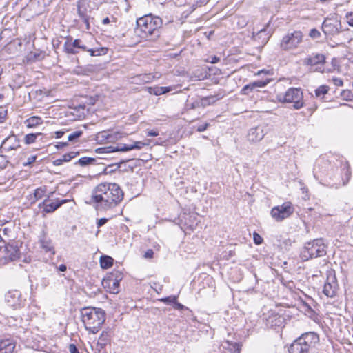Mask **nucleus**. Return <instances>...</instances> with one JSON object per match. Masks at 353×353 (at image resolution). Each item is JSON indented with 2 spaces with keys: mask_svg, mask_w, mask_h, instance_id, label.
I'll return each instance as SVG.
<instances>
[{
  "mask_svg": "<svg viewBox=\"0 0 353 353\" xmlns=\"http://www.w3.org/2000/svg\"><path fill=\"white\" fill-rule=\"evenodd\" d=\"M50 196H48V198L46 199L43 202L39 204V208H43L46 207L47 202H49Z\"/></svg>",
  "mask_w": 353,
  "mask_h": 353,
  "instance_id": "nucleus-51",
  "label": "nucleus"
},
{
  "mask_svg": "<svg viewBox=\"0 0 353 353\" xmlns=\"http://www.w3.org/2000/svg\"><path fill=\"white\" fill-rule=\"evenodd\" d=\"M148 145V143L142 141H135L134 143L130 145L119 144L117 146L99 148L95 150V152L99 154L110 153L113 152H127L132 150H141L144 146Z\"/></svg>",
  "mask_w": 353,
  "mask_h": 353,
  "instance_id": "nucleus-7",
  "label": "nucleus"
},
{
  "mask_svg": "<svg viewBox=\"0 0 353 353\" xmlns=\"http://www.w3.org/2000/svg\"><path fill=\"white\" fill-rule=\"evenodd\" d=\"M41 134V133H37V134L31 133V134H26L25 137V143L26 144H31V143H34L37 136H39Z\"/></svg>",
  "mask_w": 353,
  "mask_h": 353,
  "instance_id": "nucleus-32",
  "label": "nucleus"
},
{
  "mask_svg": "<svg viewBox=\"0 0 353 353\" xmlns=\"http://www.w3.org/2000/svg\"><path fill=\"white\" fill-rule=\"evenodd\" d=\"M40 243L41 248L46 251V252H52L54 250V247L52 245V241L47 238L46 236H43L42 238L40 239Z\"/></svg>",
  "mask_w": 353,
  "mask_h": 353,
  "instance_id": "nucleus-23",
  "label": "nucleus"
},
{
  "mask_svg": "<svg viewBox=\"0 0 353 353\" xmlns=\"http://www.w3.org/2000/svg\"><path fill=\"white\" fill-rule=\"evenodd\" d=\"M329 87L327 85H321L315 90V94L319 97L321 95H324L327 93Z\"/></svg>",
  "mask_w": 353,
  "mask_h": 353,
  "instance_id": "nucleus-33",
  "label": "nucleus"
},
{
  "mask_svg": "<svg viewBox=\"0 0 353 353\" xmlns=\"http://www.w3.org/2000/svg\"><path fill=\"white\" fill-rule=\"evenodd\" d=\"M72 46L75 48H80L83 50H87V47L85 46H83V45H81L80 43H81V40L77 39H75L73 42H71Z\"/></svg>",
  "mask_w": 353,
  "mask_h": 353,
  "instance_id": "nucleus-39",
  "label": "nucleus"
},
{
  "mask_svg": "<svg viewBox=\"0 0 353 353\" xmlns=\"http://www.w3.org/2000/svg\"><path fill=\"white\" fill-rule=\"evenodd\" d=\"M303 38V34L301 31L288 32L282 38L280 47L283 50L295 49L302 42Z\"/></svg>",
  "mask_w": 353,
  "mask_h": 353,
  "instance_id": "nucleus-6",
  "label": "nucleus"
},
{
  "mask_svg": "<svg viewBox=\"0 0 353 353\" xmlns=\"http://www.w3.org/2000/svg\"><path fill=\"white\" fill-rule=\"evenodd\" d=\"M81 316L85 329L92 334L98 332L105 321V313L101 308L83 307Z\"/></svg>",
  "mask_w": 353,
  "mask_h": 353,
  "instance_id": "nucleus-2",
  "label": "nucleus"
},
{
  "mask_svg": "<svg viewBox=\"0 0 353 353\" xmlns=\"http://www.w3.org/2000/svg\"><path fill=\"white\" fill-rule=\"evenodd\" d=\"M341 28V21L336 17H327L322 24V30L326 36H334L338 34Z\"/></svg>",
  "mask_w": 353,
  "mask_h": 353,
  "instance_id": "nucleus-10",
  "label": "nucleus"
},
{
  "mask_svg": "<svg viewBox=\"0 0 353 353\" xmlns=\"http://www.w3.org/2000/svg\"><path fill=\"white\" fill-rule=\"evenodd\" d=\"M153 90L154 91L152 93L155 95H161V94H163V91H162V89L161 87L154 88Z\"/></svg>",
  "mask_w": 353,
  "mask_h": 353,
  "instance_id": "nucleus-47",
  "label": "nucleus"
},
{
  "mask_svg": "<svg viewBox=\"0 0 353 353\" xmlns=\"http://www.w3.org/2000/svg\"><path fill=\"white\" fill-rule=\"evenodd\" d=\"M14 348L15 343L10 339L0 341V353H12Z\"/></svg>",
  "mask_w": 353,
  "mask_h": 353,
  "instance_id": "nucleus-18",
  "label": "nucleus"
},
{
  "mask_svg": "<svg viewBox=\"0 0 353 353\" xmlns=\"http://www.w3.org/2000/svg\"><path fill=\"white\" fill-rule=\"evenodd\" d=\"M113 259L109 256H102L100 259V265L103 269H108L113 265Z\"/></svg>",
  "mask_w": 353,
  "mask_h": 353,
  "instance_id": "nucleus-26",
  "label": "nucleus"
},
{
  "mask_svg": "<svg viewBox=\"0 0 353 353\" xmlns=\"http://www.w3.org/2000/svg\"><path fill=\"white\" fill-rule=\"evenodd\" d=\"M148 136L157 137L159 135V132L156 130H150L147 132Z\"/></svg>",
  "mask_w": 353,
  "mask_h": 353,
  "instance_id": "nucleus-54",
  "label": "nucleus"
},
{
  "mask_svg": "<svg viewBox=\"0 0 353 353\" xmlns=\"http://www.w3.org/2000/svg\"><path fill=\"white\" fill-rule=\"evenodd\" d=\"M111 331L110 330H104L101 334L97 345L101 348L103 349L110 341Z\"/></svg>",
  "mask_w": 353,
  "mask_h": 353,
  "instance_id": "nucleus-19",
  "label": "nucleus"
},
{
  "mask_svg": "<svg viewBox=\"0 0 353 353\" xmlns=\"http://www.w3.org/2000/svg\"><path fill=\"white\" fill-rule=\"evenodd\" d=\"M96 161V159L92 157H81L79 159L78 163L81 166H86L88 165L94 164Z\"/></svg>",
  "mask_w": 353,
  "mask_h": 353,
  "instance_id": "nucleus-28",
  "label": "nucleus"
},
{
  "mask_svg": "<svg viewBox=\"0 0 353 353\" xmlns=\"http://www.w3.org/2000/svg\"><path fill=\"white\" fill-rule=\"evenodd\" d=\"M83 22L84 23L85 26V29L89 30L90 29V23H89V17L87 16L85 18L81 19Z\"/></svg>",
  "mask_w": 353,
  "mask_h": 353,
  "instance_id": "nucleus-50",
  "label": "nucleus"
},
{
  "mask_svg": "<svg viewBox=\"0 0 353 353\" xmlns=\"http://www.w3.org/2000/svg\"><path fill=\"white\" fill-rule=\"evenodd\" d=\"M77 12L81 19L88 16L86 9H81V1L77 3Z\"/></svg>",
  "mask_w": 353,
  "mask_h": 353,
  "instance_id": "nucleus-37",
  "label": "nucleus"
},
{
  "mask_svg": "<svg viewBox=\"0 0 353 353\" xmlns=\"http://www.w3.org/2000/svg\"><path fill=\"white\" fill-rule=\"evenodd\" d=\"M267 85V82L263 81H257L245 85L242 89V92L244 94H248L249 90H252L256 88H263Z\"/></svg>",
  "mask_w": 353,
  "mask_h": 353,
  "instance_id": "nucleus-20",
  "label": "nucleus"
},
{
  "mask_svg": "<svg viewBox=\"0 0 353 353\" xmlns=\"http://www.w3.org/2000/svg\"><path fill=\"white\" fill-rule=\"evenodd\" d=\"M177 297L175 296H170L165 298H162L160 299L161 302L165 303H174L176 302Z\"/></svg>",
  "mask_w": 353,
  "mask_h": 353,
  "instance_id": "nucleus-38",
  "label": "nucleus"
},
{
  "mask_svg": "<svg viewBox=\"0 0 353 353\" xmlns=\"http://www.w3.org/2000/svg\"><path fill=\"white\" fill-rule=\"evenodd\" d=\"M187 106H189L190 109H196L197 108H205L206 106V103L202 100L196 101L190 104H187Z\"/></svg>",
  "mask_w": 353,
  "mask_h": 353,
  "instance_id": "nucleus-34",
  "label": "nucleus"
},
{
  "mask_svg": "<svg viewBox=\"0 0 353 353\" xmlns=\"http://www.w3.org/2000/svg\"><path fill=\"white\" fill-rule=\"evenodd\" d=\"M19 147V141L17 137L14 134L7 137L1 144V149L5 152L17 150Z\"/></svg>",
  "mask_w": 353,
  "mask_h": 353,
  "instance_id": "nucleus-15",
  "label": "nucleus"
},
{
  "mask_svg": "<svg viewBox=\"0 0 353 353\" xmlns=\"http://www.w3.org/2000/svg\"><path fill=\"white\" fill-rule=\"evenodd\" d=\"M302 339L309 342V345H316L319 341V336L314 332H306L300 336Z\"/></svg>",
  "mask_w": 353,
  "mask_h": 353,
  "instance_id": "nucleus-21",
  "label": "nucleus"
},
{
  "mask_svg": "<svg viewBox=\"0 0 353 353\" xmlns=\"http://www.w3.org/2000/svg\"><path fill=\"white\" fill-rule=\"evenodd\" d=\"M85 51L89 52L91 56H96L97 54L96 51H94V48H87Z\"/></svg>",
  "mask_w": 353,
  "mask_h": 353,
  "instance_id": "nucleus-58",
  "label": "nucleus"
},
{
  "mask_svg": "<svg viewBox=\"0 0 353 353\" xmlns=\"http://www.w3.org/2000/svg\"><path fill=\"white\" fill-rule=\"evenodd\" d=\"M265 33V29H261L260 31L258 32V33L256 34V37H261L262 34H264Z\"/></svg>",
  "mask_w": 353,
  "mask_h": 353,
  "instance_id": "nucleus-61",
  "label": "nucleus"
},
{
  "mask_svg": "<svg viewBox=\"0 0 353 353\" xmlns=\"http://www.w3.org/2000/svg\"><path fill=\"white\" fill-rule=\"evenodd\" d=\"M162 89V91H163V94L167 93L172 90V88L170 87H161Z\"/></svg>",
  "mask_w": 353,
  "mask_h": 353,
  "instance_id": "nucleus-59",
  "label": "nucleus"
},
{
  "mask_svg": "<svg viewBox=\"0 0 353 353\" xmlns=\"http://www.w3.org/2000/svg\"><path fill=\"white\" fill-rule=\"evenodd\" d=\"M123 192L114 183H101L92 192L91 201L97 210H107L116 207L123 199Z\"/></svg>",
  "mask_w": 353,
  "mask_h": 353,
  "instance_id": "nucleus-1",
  "label": "nucleus"
},
{
  "mask_svg": "<svg viewBox=\"0 0 353 353\" xmlns=\"http://www.w3.org/2000/svg\"><path fill=\"white\" fill-rule=\"evenodd\" d=\"M266 134V128L265 126L259 125L250 129L248 133V139L250 142H259L263 139Z\"/></svg>",
  "mask_w": 353,
  "mask_h": 353,
  "instance_id": "nucleus-13",
  "label": "nucleus"
},
{
  "mask_svg": "<svg viewBox=\"0 0 353 353\" xmlns=\"http://www.w3.org/2000/svg\"><path fill=\"white\" fill-rule=\"evenodd\" d=\"M63 163V161H62V157L61 159H57L54 161V165H61Z\"/></svg>",
  "mask_w": 353,
  "mask_h": 353,
  "instance_id": "nucleus-57",
  "label": "nucleus"
},
{
  "mask_svg": "<svg viewBox=\"0 0 353 353\" xmlns=\"http://www.w3.org/2000/svg\"><path fill=\"white\" fill-rule=\"evenodd\" d=\"M153 255H154V252H153V250H151V249H149V250H148L145 252V254H144V257H145V259H151V258H152Z\"/></svg>",
  "mask_w": 353,
  "mask_h": 353,
  "instance_id": "nucleus-46",
  "label": "nucleus"
},
{
  "mask_svg": "<svg viewBox=\"0 0 353 353\" xmlns=\"http://www.w3.org/2000/svg\"><path fill=\"white\" fill-rule=\"evenodd\" d=\"M325 62V57L323 54H312L303 59V64L306 65H323Z\"/></svg>",
  "mask_w": 353,
  "mask_h": 353,
  "instance_id": "nucleus-17",
  "label": "nucleus"
},
{
  "mask_svg": "<svg viewBox=\"0 0 353 353\" xmlns=\"http://www.w3.org/2000/svg\"><path fill=\"white\" fill-rule=\"evenodd\" d=\"M37 159V156H30L28 158L27 161L23 163L25 166L30 165L33 163Z\"/></svg>",
  "mask_w": 353,
  "mask_h": 353,
  "instance_id": "nucleus-43",
  "label": "nucleus"
},
{
  "mask_svg": "<svg viewBox=\"0 0 353 353\" xmlns=\"http://www.w3.org/2000/svg\"><path fill=\"white\" fill-rule=\"evenodd\" d=\"M25 123L27 128H34L42 123V119L39 117L33 116L26 120Z\"/></svg>",
  "mask_w": 353,
  "mask_h": 353,
  "instance_id": "nucleus-24",
  "label": "nucleus"
},
{
  "mask_svg": "<svg viewBox=\"0 0 353 353\" xmlns=\"http://www.w3.org/2000/svg\"><path fill=\"white\" fill-rule=\"evenodd\" d=\"M294 210V208L290 202H285L272 208L270 214L276 221H281L292 214Z\"/></svg>",
  "mask_w": 353,
  "mask_h": 353,
  "instance_id": "nucleus-9",
  "label": "nucleus"
},
{
  "mask_svg": "<svg viewBox=\"0 0 353 353\" xmlns=\"http://www.w3.org/2000/svg\"><path fill=\"white\" fill-rule=\"evenodd\" d=\"M253 240L256 245H260L263 242V238L256 232L253 234Z\"/></svg>",
  "mask_w": 353,
  "mask_h": 353,
  "instance_id": "nucleus-41",
  "label": "nucleus"
},
{
  "mask_svg": "<svg viewBox=\"0 0 353 353\" xmlns=\"http://www.w3.org/2000/svg\"><path fill=\"white\" fill-rule=\"evenodd\" d=\"M326 254L325 246L322 239H316L305 244L302 251V258L304 260L320 257Z\"/></svg>",
  "mask_w": 353,
  "mask_h": 353,
  "instance_id": "nucleus-4",
  "label": "nucleus"
},
{
  "mask_svg": "<svg viewBox=\"0 0 353 353\" xmlns=\"http://www.w3.org/2000/svg\"><path fill=\"white\" fill-rule=\"evenodd\" d=\"M110 20L108 17H105V19H103L102 21V23L103 24L105 25V24H108L110 23Z\"/></svg>",
  "mask_w": 353,
  "mask_h": 353,
  "instance_id": "nucleus-62",
  "label": "nucleus"
},
{
  "mask_svg": "<svg viewBox=\"0 0 353 353\" xmlns=\"http://www.w3.org/2000/svg\"><path fill=\"white\" fill-rule=\"evenodd\" d=\"M0 252L3 254V257L10 261H15L19 258L20 255L18 247L9 243L4 246H0Z\"/></svg>",
  "mask_w": 353,
  "mask_h": 353,
  "instance_id": "nucleus-12",
  "label": "nucleus"
},
{
  "mask_svg": "<svg viewBox=\"0 0 353 353\" xmlns=\"http://www.w3.org/2000/svg\"><path fill=\"white\" fill-rule=\"evenodd\" d=\"M83 134V132L81 130L74 131L68 137V141L76 142L77 139L81 137Z\"/></svg>",
  "mask_w": 353,
  "mask_h": 353,
  "instance_id": "nucleus-31",
  "label": "nucleus"
},
{
  "mask_svg": "<svg viewBox=\"0 0 353 353\" xmlns=\"http://www.w3.org/2000/svg\"><path fill=\"white\" fill-rule=\"evenodd\" d=\"M55 134V137L57 139H59L63 137V135L65 134L64 131L60 130V131H56L54 132Z\"/></svg>",
  "mask_w": 353,
  "mask_h": 353,
  "instance_id": "nucleus-53",
  "label": "nucleus"
},
{
  "mask_svg": "<svg viewBox=\"0 0 353 353\" xmlns=\"http://www.w3.org/2000/svg\"><path fill=\"white\" fill-rule=\"evenodd\" d=\"M68 349L70 353H79L77 347L74 344H70L68 346Z\"/></svg>",
  "mask_w": 353,
  "mask_h": 353,
  "instance_id": "nucleus-45",
  "label": "nucleus"
},
{
  "mask_svg": "<svg viewBox=\"0 0 353 353\" xmlns=\"http://www.w3.org/2000/svg\"><path fill=\"white\" fill-rule=\"evenodd\" d=\"M279 101L283 103H294V108L296 110L303 106V93L299 88H290L285 94H280L277 96Z\"/></svg>",
  "mask_w": 353,
  "mask_h": 353,
  "instance_id": "nucleus-5",
  "label": "nucleus"
},
{
  "mask_svg": "<svg viewBox=\"0 0 353 353\" xmlns=\"http://www.w3.org/2000/svg\"><path fill=\"white\" fill-rule=\"evenodd\" d=\"M314 345H309V342L301 337L295 340L289 348V353H308Z\"/></svg>",
  "mask_w": 353,
  "mask_h": 353,
  "instance_id": "nucleus-11",
  "label": "nucleus"
},
{
  "mask_svg": "<svg viewBox=\"0 0 353 353\" xmlns=\"http://www.w3.org/2000/svg\"><path fill=\"white\" fill-rule=\"evenodd\" d=\"M309 35L312 39H319L321 37V33L318 30L313 28L310 30Z\"/></svg>",
  "mask_w": 353,
  "mask_h": 353,
  "instance_id": "nucleus-40",
  "label": "nucleus"
},
{
  "mask_svg": "<svg viewBox=\"0 0 353 353\" xmlns=\"http://www.w3.org/2000/svg\"><path fill=\"white\" fill-rule=\"evenodd\" d=\"M122 279V274L119 271H116L103 279L102 285L108 292L117 294L119 292V283Z\"/></svg>",
  "mask_w": 353,
  "mask_h": 353,
  "instance_id": "nucleus-8",
  "label": "nucleus"
},
{
  "mask_svg": "<svg viewBox=\"0 0 353 353\" xmlns=\"http://www.w3.org/2000/svg\"><path fill=\"white\" fill-rule=\"evenodd\" d=\"M107 221H108V219H106V218H101V219H99L97 221L98 228L105 224L107 223Z\"/></svg>",
  "mask_w": 353,
  "mask_h": 353,
  "instance_id": "nucleus-49",
  "label": "nucleus"
},
{
  "mask_svg": "<svg viewBox=\"0 0 353 353\" xmlns=\"http://www.w3.org/2000/svg\"><path fill=\"white\" fill-rule=\"evenodd\" d=\"M332 81L334 84L336 86H343V81L340 78L334 77L332 79Z\"/></svg>",
  "mask_w": 353,
  "mask_h": 353,
  "instance_id": "nucleus-44",
  "label": "nucleus"
},
{
  "mask_svg": "<svg viewBox=\"0 0 353 353\" xmlns=\"http://www.w3.org/2000/svg\"><path fill=\"white\" fill-rule=\"evenodd\" d=\"M68 145V142H58L55 145L56 148L58 150L62 149L63 148L67 146Z\"/></svg>",
  "mask_w": 353,
  "mask_h": 353,
  "instance_id": "nucleus-48",
  "label": "nucleus"
},
{
  "mask_svg": "<svg viewBox=\"0 0 353 353\" xmlns=\"http://www.w3.org/2000/svg\"><path fill=\"white\" fill-rule=\"evenodd\" d=\"M174 308L179 310H181L184 308V305L177 302V300L174 303Z\"/></svg>",
  "mask_w": 353,
  "mask_h": 353,
  "instance_id": "nucleus-55",
  "label": "nucleus"
},
{
  "mask_svg": "<svg viewBox=\"0 0 353 353\" xmlns=\"http://www.w3.org/2000/svg\"><path fill=\"white\" fill-rule=\"evenodd\" d=\"M66 200L52 201L51 203L47 202L46 207L44 208V212L46 213H51L58 209L62 204L65 203Z\"/></svg>",
  "mask_w": 353,
  "mask_h": 353,
  "instance_id": "nucleus-22",
  "label": "nucleus"
},
{
  "mask_svg": "<svg viewBox=\"0 0 353 353\" xmlns=\"http://www.w3.org/2000/svg\"><path fill=\"white\" fill-rule=\"evenodd\" d=\"M96 140L99 143H102L105 141L108 142L112 141V136L108 132L105 131L100 132L96 135Z\"/></svg>",
  "mask_w": 353,
  "mask_h": 353,
  "instance_id": "nucleus-25",
  "label": "nucleus"
},
{
  "mask_svg": "<svg viewBox=\"0 0 353 353\" xmlns=\"http://www.w3.org/2000/svg\"><path fill=\"white\" fill-rule=\"evenodd\" d=\"M79 152H71L65 154L64 155L62 156V161H63V162L70 161L72 159L74 158L77 155H79Z\"/></svg>",
  "mask_w": 353,
  "mask_h": 353,
  "instance_id": "nucleus-36",
  "label": "nucleus"
},
{
  "mask_svg": "<svg viewBox=\"0 0 353 353\" xmlns=\"http://www.w3.org/2000/svg\"><path fill=\"white\" fill-rule=\"evenodd\" d=\"M95 101H96L95 98L91 97L89 100V104L94 105L95 103Z\"/></svg>",
  "mask_w": 353,
  "mask_h": 353,
  "instance_id": "nucleus-63",
  "label": "nucleus"
},
{
  "mask_svg": "<svg viewBox=\"0 0 353 353\" xmlns=\"http://www.w3.org/2000/svg\"><path fill=\"white\" fill-rule=\"evenodd\" d=\"M220 61V58L218 57H216V56H214L211 58V60L210 61V62L211 63H218L219 61Z\"/></svg>",
  "mask_w": 353,
  "mask_h": 353,
  "instance_id": "nucleus-56",
  "label": "nucleus"
},
{
  "mask_svg": "<svg viewBox=\"0 0 353 353\" xmlns=\"http://www.w3.org/2000/svg\"><path fill=\"white\" fill-rule=\"evenodd\" d=\"M64 50L68 54H75L78 52L74 49L75 47H74L71 43V41H69V39H68V41L65 42L64 43Z\"/></svg>",
  "mask_w": 353,
  "mask_h": 353,
  "instance_id": "nucleus-30",
  "label": "nucleus"
},
{
  "mask_svg": "<svg viewBox=\"0 0 353 353\" xmlns=\"http://www.w3.org/2000/svg\"><path fill=\"white\" fill-rule=\"evenodd\" d=\"M67 268H66V265H64V264H61L59 266V270L61 271V272H65Z\"/></svg>",
  "mask_w": 353,
  "mask_h": 353,
  "instance_id": "nucleus-60",
  "label": "nucleus"
},
{
  "mask_svg": "<svg viewBox=\"0 0 353 353\" xmlns=\"http://www.w3.org/2000/svg\"><path fill=\"white\" fill-rule=\"evenodd\" d=\"M19 297L20 293L18 291H12L6 294L5 299L8 306L17 308L21 305Z\"/></svg>",
  "mask_w": 353,
  "mask_h": 353,
  "instance_id": "nucleus-16",
  "label": "nucleus"
},
{
  "mask_svg": "<svg viewBox=\"0 0 353 353\" xmlns=\"http://www.w3.org/2000/svg\"><path fill=\"white\" fill-rule=\"evenodd\" d=\"M223 97V95L219 94L216 96H209L207 97H203L201 99L202 101H204V103H206L207 105H212L214 103L216 100L221 99Z\"/></svg>",
  "mask_w": 353,
  "mask_h": 353,
  "instance_id": "nucleus-27",
  "label": "nucleus"
},
{
  "mask_svg": "<svg viewBox=\"0 0 353 353\" xmlns=\"http://www.w3.org/2000/svg\"><path fill=\"white\" fill-rule=\"evenodd\" d=\"M338 289V284L334 277L327 278L325 282L323 292L327 297H334Z\"/></svg>",
  "mask_w": 353,
  "mask_h": 353,
  "instance_id": "nucleus-14",
  "label": "nucleus"
},
{
  "mask_svg": "<svg viewBox=\"0 0 353 353\" xmlns=\"http://www.w3.org/2000/svg\"><path fill=\"white\" fill-rule=\"evenodd\" d=\"M162 23L160 17L152 14L145 15L137 20V30L141 32L140 37L146 39L159 37Z\"/></svg>",
  "mask_w": 353,
  "mask_h": 353,
  "instance_id": "nucleus-3",
  "label": "nucleus"
},
{
  "mask_svg": "<svg viewBox=\"0 0 353 353\" xmlns=\"http://www.w3.org/2000/svg\"><path fill=\"white\" fill-rule=\"evenodd\" d=\"M208 125V123H205L204 125H199L197 128V131L200 132H203L207 129Z\"/></svg>",
  "mask_w": 353,
  "mask_h": 353,
  "instance_id": "nucleus-52",
  "label": "nucleus"
},
{
  "mask_svg": "<svg viewBox=\"0 0 353 353\" xmlns=\"http://www.w3.org/2000/svg\"><path fill=\"white\" fill-rule=\"evenodd\" d=\"M350 21L349 22V24H350V26H353V18H352H352H350Z\"/></svg>",
  "mask_w": 353,
  "mask_h": 353,
  "instance_id": "nucleus-64",
  "label": "nucleus"
},
{
  "mask_svg": "<svg viewBox=\"0 0 353 353\" xmlns=\"http://www.w3.org/2000/svg\"><path fill=\"white\" fill-rule=\"evenodd\" d=\"M107 48H94V51H96V56H99L102 54H105L107 52Z\"/></svg>",
  "mask_w": 353,
  "mask_h": 353,
  "instance_id": "nucleus-42",
  "label": "nucleus"
},
{
  "mask_svg": "<svg viewBox=\"0 0 353 353\" xmlns=\"http://www.w3.org/2000/svg\"><path fill=\"white\" fill-rule=\"evenodd\" d=\"M341 95L345 101H350L353 100V93L349 90L342 91Z\"/></svg>",
  "mask_w": 353,
  "mask_h": 353,
  "instance_id": "nucleus-35",
  "label": "nucleus"
},
{
  "mask_svg": "<svg viewBox=\"0 0 353 353\" xmlns=\"http://www.w3.org/2000/svg\"><path fill=\"white\" fill-rule=\"evenodd\" d=\"M46 190L47 188L46 186H41L37 188L34 192L35 200L41 199L45 195Z\"/></svg>",
  "mask_w": 353,
  "mask_h": 353,
  "instance_id": "nucleus-29",
  "label": "nucleus"
}]
</instances>
